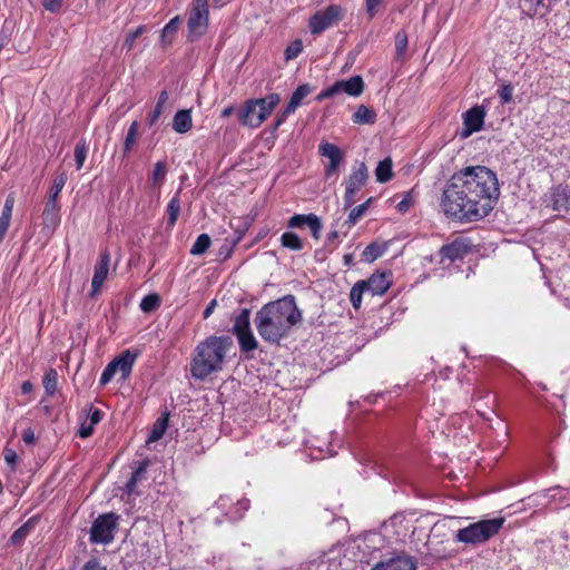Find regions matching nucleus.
Instances as JSON below:
<instances>
[{
  "label": "nucleus",
  "instance_id": "obj_5",
  "mask_svg": "<svg viewBox=\"0 0 570 570\" xmlns=\"http://www.w3.org/2000/svg\"><path fill=\"white\" fill-rule=\"evenodd\" d=\"M209 26V2L208 0H193L187 18V41L199 40Z\"/></svg>",
  "mask_w": 570,
  "mask_h": 570
},
{
  "label": "nucleus",
  "instance_id": "obj_36",
  "mask_svg": "<svg viewBox=\"0 0 570 570\" xmlns=\"http://www.w3.org/2000/svg\"><path fill=\"white\" fill-rule=\"evenodd\" d=\"M167 425H168L167 415H164V416L157 419V421L155 422V424L149 433L147 443H151V442H156V441L160 440L163 438V435L165 434Z\"/></svg>",
  "mask_w": 570,
  "mask_h": 570
},
{
  "label": "nucleus",
  "instance_id": "obj_28",
  "mask_svg": "<svg viewBox=\"0 0 570 570\" xmlns=\"http://www.w3.org/2000/svg\"><path fill=\"white\" fill-rule=\"evenodd\" d=\"M167 175V165L165 161H157L149 177L151 187L159 188L165 183Z\"/></svg>",
  "mask_w": 570,
  "mask_h": 570
},
{
  "label": "nucleus",
  "instance_id": "obj_63",
  "mask_svg": "<svg viewBox=\"0 0 570 570\" xmlns=\"http://www.w3.org/2000/svg\"><path fill=\"white\" fill-rule=\"evenodd\" d=\"M338 168H340V166H333V165L326 164L324 167L325 178L330 179L331 177L336 176Z\"/></svg>",
  "mask_w": 570,
  "mask_h": 570
},
{
  "label": "nucleus",
  "instance_id": "obj_6",
  "mask_svg": "<svg viewBox=\"0 0 570 570\" xmlns=\"http://www.w3.org/2000/svg\"><path fill=\"white\" fill-rule=\"evenodd\" d=\"M119 515L109 512L100 514L90 529V542L108 544L114 541L115 532L118 525Z\"/></svg>",
  "mask_w": 570,
  "mask_h": 570
},
{
  "label": "nucleus",
  "instance_id": "obj_17",
  "mask_svg": "<svg viewBox=\"0 0 570 570\" xmlns=\"http://www.w3.org/2000/svg\"><path fill=\"white\" fill-rule=\"evenodd\" d=\"M368 180V169L365 163H355L350 175L345 179V187L358 191Z\"/></svg>",
  "mask_w": 570,
  "mask_h": 570
},
{
  "label": "nucleus",
  "instance_id": "obj_39",
  "mask_svg": "<svg viewBox=\"0 0 570 570\" xmlns=\"http://www.w3.org/2000/svg\"><path fill=\"white\" fill-rule=\"evenodd\" d=\"M212 244L210 237L207 234H200L190 248V254L195 256L203 255L207 252Z\"/></svg>",
  "mask_w": 570,
  "mask_h": 570
},
{
  "label": "nucleus",
  "instance_id": "obj_59",
  "mask_svg": "<svg viewBox=\"0 0 570 570\" xmlns=\"http://www.w3.org/2000/svg\"><path fill=\"white\" fill-rule=\"evenodd\" d=\"M13 206H14V197L12 194H10L7 196V198L4 200L2 214L12 216Z\"/></svg>",
  "mask_w": 570,
  "mask_h": 570
},
{
  "label": "nucleus",
  "instance_id": "obj_54",
  "mask_svg": "<svg viewBox=\"0 0 570 570\" xmlns=\"http://www.w3.org/2000/svg\"><path fill=\"white\" fill-rule=\"evenodd\" d=\"M357 191L353 190V188L345 187V194L343 197L344 207L350 208L355 202V195Z\"/></svg>",
  "mask_w": 570,
  "mask_h": 570
},
{
  "label": "nucleus",
  "instance_id": "obj_33",
  "mask_svg": "<svg viewBox=\"0 0 570 570\" xmlns=\"http://www.w3.org/2000/svg\"><path fill=\"white\" fill-rule=\"evenodd\" d=\"M236 337L238 340L239 347H240L242 352H245V353L253 352L258 346V343H257L252 330L244 332L242 334H238V335H236Z\"/></svg>",
  "mask_w": 570,
  "mask_h": 570
},
{
  "label": "nucleus",
  "instance_id": "obj_14",
  "mask_svg": "<svg viewBox=\"0 0 570 570\" xmlns=\"http://www.w3.org/2000/svg\"><path fill=\"white\" fill-rule=\"evenodd\" d=\"M333 88L335 96L346 94L351 97H360L365 89V83L363 78L357 75L348 79L335 81Z\"/></svg>",
  "mask_w": 570,
  "mask_h": 570
},
{
  "label": "nucleus",
  "instance_id": "obj_49",
  "mask_svg": "<svg viewBox=\"0 0 570 570\" xmlns=\"http://www.w3.org/2000/svg\"><path fill=\"white\" fill-rule=\"evenodd\" d=\"M102 419V412L97 409V407H94L92 405L89 407V413H88V417L86 419L87 422L91 425H97Z\"/></svg>",
  "mask_w": 570,
  "mask_h": 570
},
{
  "label": "nucleus",
  "instance_id": "obj_7",
  "mask_svg": "<svg viewBox=\"0 0 570 570\" xmlns=\"http://www.w3.org/2000/svg\"><path fill=\"white\" fill-rule=\"evenodd\" d=\"M138 353H131L130 350L124 351L120 355L115 357L102 371L100 376V384H108L117 372L121 373V379L126 380L131 371Z\"/></svg>",
  "mask_w": 570,
  "mask_h": 570
},
{
  "label": "nucleus",
  "instance_id": "obj_15",
  "mask_svg": "<svg viewBox=\"0 0 570 570\" xmlns=\"http://www.w3.org/2000/svg\"><path fill=\"white\" fill-rule=\"evenodd\" d=\"M110 263V254L105 250L100 254L99 261L95 265L94 276L91 281V296L100 292V288L108 276Z\"/></svg>",
  "mask_w": 570,
  "mask_h": 570
},
{
  "label": "nucleus",
  "instance_id": "obj_22",
  "mask_svg": "<svg viewBox=\"0 0 570 570\" xmlns=\"http://www.w3.org/2000/svg\"><path fill=\"white\" fill-rule=\"evenodd\" d=\"M193 127L191 112L189 109L178 110L173 119V129L178 134H185Z\"/></svg>",
  "mask_w": 570,
  "mask_h": 570
},
{
  "label": "nucleus",
  "instance_id": "obj_42",
  "mask_svg": "<svg viewBox=\"0 0 570 570\" xmlns=\"http://www.w3.org/2000/svg\"><path fill=\"white\" fill-rule=\"evenodd\" d=\"M67 179H68V176L65 171L58 174L52 181L49 197H53V199L58 200L59 194L61 193L62 188L65 187Z\"/></svg>",
  "mask_w": 570,
  "mask_h": 570
},
{
  "label": "nucleus",
  "instance_id": "obj_9",
  "mask_svg": "<svg viewBox=\"0 0 570 570\" xmlns=\"http://www.w3.org/2000/svg\"><path fill=\"white\" fill-rule=\"evenodd\" d=\"M485 110L482 106H474L463 114V127L460 137L465 139L483 127Z\"/></svg>",
  "mask_w": 570,
  "mask_h": 570
},
{
  "label": "nucleus",
  "instance_id": "obj_10",
  "mask_svg": "<svg viewBox=\"0 0 570 570\" xmlns=\"http://www.w3.org/2000/svg\"><path fill=\"white\" fill-rule=\"evenodd\" d=\"M470 252V246L464 238H456L452 243L443 245L439 250L440 263L452 264L462 261Z\"/></svg>",
  "mask_w": 570,
  "mask_h": 570
},
{
  "label": "nucleus",
  "instance_id": "obj_57",
  "mask_svg": "<svg viewBox=\"0 0 570 570\" xmlns=\"http://www.w3.org/2000/svg\"><path fill=\"white\" fill-rule=\"evenodd\" d=\"M4 461L14 470V465L18 459L16 451L12 449H6L3 452Z\"/></svg>",
  "mask_w": 570,
  "mask_h": 570
},
{
  "label": "nucleus",
  "instance_id": "obj_30",
  "mask_svg": "<svg viewBox=\"0 0 570 570\" xmlns=\"http://www.w3.org/2000/svg\"><path fill=\"white\" fill-rule=\"evenodd\" d=\"M249 315H250L249 309L244 308L235 317L234 325H233V333L235 335H238V334H242L244 332L250 331Z\"/></svg>",
  "mask_w": 570,
  "mask_h": 570
},
{
  "label": "nucleus",
  "instance_id": "obj_55",
  "mask_svg": "<svg viewBox=\"0 0 570 570\" xmlns=\"http://www.w3.org/2000/svg\"><path fill=\"white\" fill-rule=\"evenodd\" d=\"M413 205V198L410 193L405 195V197L396 205V209L400 213H405Z\"/></svg>",
  "mask_w": 570,
  "mask_h": 570
},
{
  "label": "nucleus",
  "instance_id": "obj_26",
  "mask_svg": "<svg viewBox=\"0 0 570 570\" xmlns=\"http://www.w3.org/2000/svg\"><path fill=\"white\" fill-rule=\"evenodd\" d=\"M354 124L372 125L376 120V114L365 105H360L352 116Z\"/></svg>",
  "mask_w": 570,
  "mask_h": 570
},
{
  "label": "nucleus",
  "instance_id": "obj_44",
  "mask_svg": "<svg viewBox=\"0 0 570 570\" xmlns=\"http://www.w3.org/2000/svg\"><path fill=\"white\" fill-rule=\"evenodd\" d=\"M382 255V249L376 244H370L363 250V259L366 262H373Z\"/></svg>",
  "mask_w": 570,
  "mask_h": 570
},
{
  "label": "nucleus",
  "instance_id": "obj_18",
  "mask_svg": "<svg viewBox=\"0 0 570 570\" xmlns=\"http://www.w3.org/2000/svg\"><path fill=\"white\" fill-rule=\"evenodd\" d=\"M60 205L57 199L49 197L42 213L43 228L52 232L60 223Z\"/></svg>",
  "mask_w": 570,
  "mask_h": 570
},
{
  "label": "nucleus",
  "instance_id": "obj_35",
  "mask_svg": "<svg viewBox=\"0 0 570 570\" xmlns=\"http://www.w3.org/2000/svg\"><path fill=\"white\" fill-rule=\"evenodd\" d=\"M375 176L379 183H386L392 178V160L390 158H385L379 163L375 169Z\"/></svg>",
  "mask_w": 570,
  "mask_h": 570
},
{
  "label": "nucleus",
  "instance_id": "obj_8",
  "mask_svg": "<svg viewBox=\"0 0 570 570\" xmlns=\"http://www.w3.org/2000/svg\"><path fill=\"white\" fill-rule=\"evenodd\" d=\"M343 18V8L338 4H331L311 17L309 30L313 35H320L326 29L336 26Z\"/></svg>",
  "mask_w": 570,
  "mask_h": 570
},
{
  "label": "nucleus",
  "instance_id": "obj_56",
  "mask_svg": "<svg viewBox=\"0 0 570 570\" xmlns=\"http://www.w3.org/2000/svg\"><path fill=\"white\" fill-rule=\"evenodd\" d=\"M95 426L89 424L87 420L81 424L78 434L82 439H87L92 435Z\"/></svg>",
  "mask_w": 570,
  "mask_h": 570
},
{
  "label": "nucleus",
  "instance_id": "obj_46",
  "mask_svg": "<svg viewBox=\"0 0 570 570\" xmlns=\"http://www.w3.org/2000/svg\"><path fill=\"white\" fill-rule=\"evenodd\" d=\"M303 50V43L299 39L293 41L285 50V57L287 60H292L298 57Z\"/></svg>",
  "mask_w": 570,
  "mask_h": 570
},
{
  "label": "nucleus",
  "instance_id": "obj_27",
  "mask_svg": "<svg viewBox=\"0 0 570 570\" xmlns=\"http://www.w3.org/2000/svg\"><path fill=\"white\" fill-rule=\"evenodd\" d=\"M37 523L36 518H30L21 527H19L10 537L12 544L18 546L30 534Z\"/></svg>",
  "mask_w": 570,
  "mask_h": 570
},
{
  "label": "nucleus",
  "instance_id": "obj_21",
  "mask_svg": "<svg viewBox=\"0 0 570 570\" xmlns=\"http://www.w3.org/2000/svg\"><path fill=\"white\" fill-rule=\"evenodd\" d=\"M312 90L313 89L308 83L299 85L292 94V97L286 106V114H294L296 109L302 106L304 98H306L312 92Z\"/></svg>",
  "mask_w": 570,
  "mask_h": 570
},
{
  "label": "nucleus",
  "instance_id": "obj_41",
  "mask_svg": "<svg viewBox=\"0 0 570 570\" xmlns=\"http://www.w3.org/2000/svg\"><path fill=\"white\" fill-rule=\"evenodd\" d=\"M407 35L404 30H400L395 35V53L397 59H402L407 48Z\"/></svg>",
  "mask_w": 570,
  "mask_h": 570
},
{
  "label": "nucleus",
  "instance_id": "obj_48",
  "mask_svg": "<svg viewBox=\"0 0 570 570\" xmlns=\"http://www.w3.org/2000/svg\"><path fill=\"white\" fill-rule=\"evenodd\" d=\"M87 157V148L85 144H77L75 148V160L77 168L81 169Z\"/></svg>",
  "mask_w": 570,
  "mask_h": 570
},
{
  "label": "nucleus",
  "instance_id": "obj_25",
  "mask_svg": "<svg viewBox=\"0 0 570 570\" xmlns=\"http://www.w3.org/2000/svg\"><path fill=\"white\" fill-rule=\"evenodd\" d=\"M180 213V198H179V191H177L173 198L168 202L167 208H166V216H167V227L173 228L178 219Z\"/></svg>",
  "mask_w": 570,
  "mask_h": 570
},
{
  "label": "nucleus",
  "instance_id": "obj_51",
  "mask_svg": "<svg viewBox=\"0 0 570 570\" xmlns=\"http://www.w3.org/2000/svg\"><path fill=\"white\" fill-rule=\"evenodd\" d=\"M164 111V106L156 104L154 110L148 116V125L155 126Z\"/></svg>",
  "mask_w": 570,
  "mask_h": 570
},
{
  "label": "nucleus",
  "instance_id": "obj_1",
  "mask_svg": "<svg viewBox=\"0 0 570 570\" xmlns=\"http://www.w3.org/2000/svg\"><path fill=\"white\" fill-rule=\"evenodd\" d=\"M499 196L497 174L485 166H469L446 181L441 207L458 222H478L490 214Z\"/></svg>",
  "mask_w": 570,
  "mask_h": 570
},
{
  "label": "nucleus",
  "instance_id": "obj_2",
  "mask_svg": "<svg viewBox=\"0 0 570 570\" xmlns=\"http://www.w3.org/2000/svg\"><path fill=\"white\" fill-rule=\"evenodd\" d=\"M255 325L259 336L268 343L278 344L291 330L302 321L294 295L265 304L255 315Z\"/></svg>",
  "mask_w": 570,
  "mask_h": 570
},
{
  "label": "nucleus",
  "instance_id": "obj_12",
  "mask_svg": "<svg viewBox=\"0 0 570 570\" xmlns=\"http://www.w3.org/2000/svg\"><path fill=\"white\" fill-rule=\"evenodd\" d=\"M256 102L257 116L254 121L252 119L247 121L252 128L259 127L267 119L274 108L281 102V96L278 94H269L264 98L256 99Z\"/></svg>",
  "mask_w": 570,
  "mask_h": 570
},
{
  "label": "nucleus",
  "instance_id": "obj_64",
  "mask_svg": "<svg viewBox=\"0 0 570 570\" xmlns=\"http://www.w3.org/2000/svg\"><path fill=\"white\" fill-rule=\"evenodd\" d=\"M327 567L328 562L326 560H315L309 563L308 569L312 570L313 568H315V570H323L327 569Z\"/></svg>",
  "mask_w": 570,
  "mask_h": 570
},
{
  "label": "nucleus",
  "instance_id": "obj_45",
  "mask_svg": "<svg viewBox=\"0 0 570 570\" xmlns=\"http://www.w3.org/2000/svg\"><path fill=\"white\" fill-rule=\"evenodd\" d=\"M145 30H146L145 26H139L134 31L129 32L126 36V39L124 42V48H126L127 50H130L134 47L136 39L139 38L145 32Z\"/></svg>",
  "mask_w": 570,
  "mask_h": 570
},
{
  "label": "nucleus",
  "instance_id": "obj_62",
  "mask_svg": "<svg viewBox=\"0 0 570 570\" xmlns=\"http://www.w3.org/2000/svg\"><path fill=\"white\" fill-rule=\"evenodd\" d=\"M10 40V30L4 26L0 30V50L9 43Z\"/></svg>",
  "mask_w": 570,
  "mask_h": 570
},
{
  "label": "nucleus",
  "instance_id": "obj_13",
  "mask_svg": "<svg viewBox=\"0 0 570 570\" xmlns=\"http://www.w3.org/2000/svg\"><path fill=\"white\" fill-rule=\"evenodd\" d=\"M371 570H416V560L402 553L377 562Z\"/></svg>",
  "mask_w": 570,
  "mask_h": 570
},
{
  "label": "nucleus",
  "instance_id": "obj_34",
  "mask_svg": "<svg viewBox=\"0 0 570 570\" xmlns=\"http://www.w3.org/2000/svg\"><path fill=\"white\" fill-rule=\"evenodd\" d=\"M373 202V198H368L366 202H364L361 205H357L356 207L352 208V210L348 214V217L345 222V224L348 227L354 226L367 212L368 205Z\"/></svg>",
  "mask_w": 570,
  "mask_h": 570
},
{
  "label": "nucleus",
  "instance_id": "obj_3",
  "mask_svg": "<svg viewBox=\"0 0 570 570\" xmlns=\"http://www.w3.org/2000/svg\"><path fill=\"white\" fill-rule=\"evenodd\" d=\"M233 342L229 336H209L195 348L190 373L196 380H205L223 368L227 351Z\"/></svg>",
  "mask_w": 570,
  "mask_h": 570
},
{
  "label": "nucleus",
  "instance_id": "obj_16",
  "mask_svg": "<svg viewBox=\"0 0 570 570\" xmlns=\"http://www.w3.org/2000/svg\"><path fill=\"white\" fill-rule=\"evenodd\" d=\"M362 282L365 283V288L372 296L383 295L392 284L390 273H374L368 279Z\"/></svg>",
  "mask_w": 570,
  "mask_h": 570
},
{
  "label": "nucleus",
  "instance_id": "obj_24",
  "mask_svg": "<svg viewBox=\"0 0 570 570\" xmlns=\"http://www.w3.org/2000/svg\"><path fill=\"white\" fill-rule=\"evenodd\" d=\"M543 1L544 0H515V3L522 14L533 18L539 14L540 10L544 7Z\"/></svg>",
  "mask_w": 570,
  "mask_h": 570
},
{
  "label": "nucleus",
  "instance_id": "obj_32",
  "mask_svg": "<svg viewBox=\"0 0 570 570\" xmlns=\"http://www.w3.org/2000/svg\"><path fill=\"white\" fill-rule=\"evenodd\" d=\"M281 244L283 247L295 252L302 250L304 247L303 240L293 232L283 233Z\"/></svg>",
  "mask_w": 570,
  "mask_h": 570
},
{
  "label": "nucleus",
  "instance_id": "obj_47",
  "mask_svg": "<svg viewBox=\"0 0 570 570\" xmlns=\"http://www.w3.org/2000/svg\"><path fill=\"white\" fill-rule=\"evenodd\" d=\"M513 87L510 83H504L498 89V96L503 105L512 100Z\"/></svg>",
  "mask_w": 570,
  "mask_h": 570
},
{
  "label": "nucleus",
  "instance_id": "obj_37",
  "mask_svg": "<svg viewBox=\"0 0 570 570\" xmlns=\"http://www.w3.org/2000/svg\"><path fill=\"white\" fill-rule=\"evenodd\" d=\"M138 128H139V124L136 120L132 121L131 125L129 126L127 135L125 137V141H124V154L125 155H128L131 151L132 147L135 146L137 136H138Z\"/></svg>",
  "mask_w": 570,
  "mask_h": 570
},
{
  "label": "nucleus",
  "instance_id": "obj_31",
  "mask_svg": "<svg viewBox=\"0 0 570 570\" xmlns=\"http://www.w3.org/2000/svg\"><path fill=\"white\" fill-rule=\"evenodd\" d=\"M42 385L46 391V394L52 396L58 389V372L56 368H49L46 371L42 377Z\"/></svg>",
  "mask_w": 570,
  "mask_h": 570
},
{
  "label": "nucleus",
  "instance_id": "obj_61",
  "mask_svg": "<svg viewBox=\"0 0 570 570\" xmlns=\"http://www.w3.org/2000/svg\"><path fill=\"white\" fill-rule=\"evenodd\" d=\"M22 440L27 444H33L35 443L36 435H35V432H33V430L31 428H28V429L23 430V432H22Z\"/></svg>",
  "mask_w": 570,
  "mask_h": 570
},
{
  "label": "nucleus",
  "instance_id": "obj_58",
  "mask_svg": "<svg viewBox=\"0 0 570 570\" xmlns=\"http://www.w3.org/2000/svg\"><path fill=\"white\" fill-rule=\"evenodd\" d=\"M336 97L335 96V91H334V88H333V85L327 87L326 89L322 90L316 97H315V100L317 102H322L323 100L325 99H328V98H334Z\"/></svg>",
  "mask_w": 570,
  "mask_h": 570
},
{
  "label": "nucleus",
  "instance_id": "obj_11",
  "mask_svg": "<svg viewBox=\"0 0 570 570\" xmlns=\"http://www.w3.org/2000/svg\"><path fill=\"white\" fill-rule=\"evenodd\" d=\"M304 226L311 229L312 236L315 239H320L323 225L320 217L315 214H295L287 222L288 228H302Z\"/></svg>",
  "mask_w": 570,
  "mask_h": 570
},
{
  "label": "nucleus",
  "instance_id": "obj_43",
  "mask_svg": "<svg viewBox=\"0 0 570 570\" xmlns=\"http://www.w3.org/2000/svg\"><path fill=\"white\" fill-rule=\"evenodd\" d=\"M249 508V500L248 499H240L237 500L235 503V512L234 511H227L226 514L230 517V519H239L242 518L243 513L248 510Z\"/></svg>",
  "mask_w": 570,
  "mask_h": 570
},
{
  "label": "nucleus",
  "instance_id": "obj_4",
  "mask_svg": "<svg viewBox=\"0 0 570 570\" xmlns=\"http://www.w3.org/2000/svg\"><path fill=\"white\" fill-rule=\"evenodd\" d=\"M505 522L504 518L484 519L458 530L454 540L468 544H481L497 535Z\"/></svg>",
  "mask_w": 570,
  "mask_h": 570
},
{
  "label": "nucleus",
  "instance_id": "obj_38",
  "mask_svg": "<svg viewBox=\"0 0 570 570\" xmlns=\"http://www.w3.org/2000/svg\"><path fill=\"white\" fill-rule=\"evenodd\" d=\"M364 293H367L366 288H365V283L358 281L356 282L353 287L351 288V292H350V299H351V303H352V306L355 308V309H358L362 305V295Z\"/></svg>",
  "mask_w": 570,
  "mask_h": 570
},
{
  "label": "nucleus",
  "instance_id": "obj_60",
  "mask_svg": "<svg viewBox=\"0 0 570 570\" xmlns=\"http://www.w3.org/2000/svg\"><path fill=\"white\" fill-rule=\"evenodd\" d=\"M382 0H365L366 2V12L370 18H373L376 14V10Z\"/></svg>",
  "mask_w": 570,
  "mask_h": 570
},
{
  "label": "nucleus",
  "instance_id": "obj_19",
  "mask_svg": "<svg viewBox=\"0 0 570 570\" xmlns=\"http://www.w3.org/2000/svg\"><path fill=\"white\" fill-rule=\"evenodd\" d=\"M318 154L320 156L327 158V164L333 166H341L344 161V153L342 149L337 145L328 141H322L318 145Z\"/></svg>",
  "mask_w": 570,
  "mask_h": 570
},
{
  "label": "nucleus",
  "instance_id": "obj_29",
  "mask_svg": "<svg viewBox=\"0 0 570 570\" xmlns=\"http://www.w3.org/2000/svg\"><path fill=\"white\" fill-rule=\"evenodd\" d=\"M257 112H258V109H257L256 99L247 100L238 115L240 124L249 127V122H247V121L249 119H252L254 121L257 116Z\"/></svg>",
  "mask_w": 570,
  "mask_h": 570
},
{
  "label": "nucleus",
  "instance_id": "obj_23",
  "mask_svg": "<svg viewBox=\"0 0 570 570\" xmlns=\"http://www.w3.org/2000/svg\"><path fill=\"white\" fill-rule=\"evenodd\" d=\"M181 23V18L179 16H176L169 20V22L166 23V26L161 30L160 41L163 46H169L171 45L178 28Z\"/></svg>",
  "mask_w": 570,
  "mask_h": 570
},
{
  "label": "nucleus",
  "instance_id": "obj_50",
  "mask_svg": "<svg viewBox=\"0 0 570 570\" xmlns=\"http://www.w3.org/2000/svg\"><path fill=\"white\" fill-rule=\"evenodd\" d=\"M11 216L2 214L0 216V243L4 239V236L9 229Z\"/></svg>",
  "mask_w": 570,
  "mask_h": 570
},
{
  "label": "nucleus",
  "instance_id": "obj_40",
  "mask_svg": "<svg viewBox=\"0 0 570 570\" xmlns=\"http://www.w3.org/2000/svg\"><path fill=\"white\" fill-rule=\"evenodd\" d=\"M140 309L145 313H151L160 306V297L158 294L146 295L140 302Z\"/></svg>",
  "mask_w": 570,
  "mask_h": 570
},
{
  "label": "nucleus",
  "instance_id": "obj_52",
  "mask_svg": "<svg viewBox=\"0 0 570 570\" xmlns=\"http://www.w3.org/2000/svg\"><path fill=\"white\" fill-rule=\"evenodd\" d=\"M81 570H107V567L101 564L97 558H91L82 566Z\"/></svg>",
  "mask_w": 570,
  "mask_h": 570
},
{
  "label": "nucleus",
  "instance_id": "obj_20",
  "mask_svg": "<svg viewBox=\"0 0 570 570\" xmlns=\"http://www.w3.org/2000/svg\"><path fill=\"white\" fill-rule=\"evenodd\" d=\"M149 465V460H144L139 463L137 469L132 472L130 479L126 483V493L128 495H138L139 491L137 489L138 483L146 480L147 468Z\"/></svg>",
  "mask_w": 570,
  "mask_h": 570
},
{
  "label": "nucleus",
  "instance_id": "obj_53",
  "mask_svg": "<svg viewBox=\"0 0 570 570\" xmlns=\"http://www.w3.org/2000/svg\"><path fill=\"white\" fill-rule=\"evenodd\" d=\"M43 8L50 12H58L62 6V0H41Z\"/></svg>",
  "mask_w": 570,
  "mask_h": 570
}]
</instances>
